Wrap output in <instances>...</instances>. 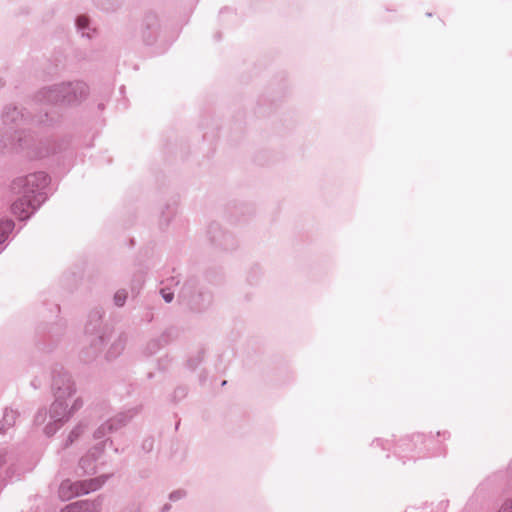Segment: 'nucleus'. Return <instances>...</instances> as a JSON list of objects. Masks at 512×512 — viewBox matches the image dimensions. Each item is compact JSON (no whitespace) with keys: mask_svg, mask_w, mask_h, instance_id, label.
<instances>
[{"mask_svg":"<svg viewBox=\"0 0 512 512\" xmlns=\"http://www.w3.org/2000/svg\"><path fill=\"white\" fill-rule=\"evenodd\" d=\"M126 293L124 291H118L115 296L114 300L117 306H122L126 300Z\"/></svg>","mask_w":512,"mask_h":512,"instance_id":"obj_6","label":"nucleus"},{"mask_svg":"<svg viewBox=\"0 0 512 512\" xmlns=\"http://www.w3.org/2000/svg\"><path fill=\"white\" fill-rule=\"evenodd\" d=\"M35 210V206L32 203L31 195L24 194L23 197L13 202L11 206L12 213L19 219L25 220Z\"/></svg>","mask_w":512,"mask_h":512,"instance_id":"obj_2","label":"nucleus"},{"mask_svg":"<svg viewBox=\"0 0 512 512\" xmlns=\"http://www.w3.org/2000/svg\"><path fill=\"white\" fill-rule=\"evenodd\" d=\"M88 24V18L86 16H79L77 19V25L79 28H84Z\"/></svg>","mask_w":512,"mask_h":512,"instance_id":"obj_8","label":"nucleus"},{"mask_svg":"<svg viewBox=\"0 0 512 512\" xmlns=\"http://www.w3.org/2000/svg\"><path fill=\"white\" fill-rule=\"evenodd\" d=\"M62 512H96L92 504L86 502L73 503L65 507Z\"/></svg>","mask_w":512,"mask_h":512,"instance_id":"obj_4","label":"nucleus"},{"mask_svg":"<svg viewBox=\"0 0 512 512\" xmlns=\"http://www.w3.org/2000/svg\"><path fill=\"white\" fill-rule=\"evenodd\" d=\"M497 512H512V501H506Z\"/></svg>","mask_w":512,"mask_h":512,"instance_id":"obj_7","label":"nucleus"},{"mask_svg":"<svg viewBox=\"0 0 512 512\" xmlns=\"http://www.w3.org/2000/svg\"><path fill=\"white\" fill-rule=\"evenodd\" d=\"M47 184V175L43 172L18 178L13 182V189L19 193L30 195L37 189L43 188Z\"/></svg>","mask_w":512,"mask_h":512,"instance_id":"obj_1","label":"nucleus"},{"mask_svg":"<svg viewBox=\"0 0 512 512\" xmlns=\"http://www.w3.org/2000/svg\"><path fill=\"white\" fill-rule=\"evenodd\" d=\"M162 296L165 299L166 302H171L173 299L172 293H166L165 290H162Z\"/></svg>","mask_w":512,"mask_h":512,"instance_id":"obj_9","label":"nucleus"},{"mask_svg":"<svg viewBox=\"0 0 512 512\" xmlns=\"http://www.w3.org/2000/svg\"><path fill=\"white\" fill-rule=\"evenodd\" d=\"M87 488H82L81 493H89L90 491L96 490L100 484L98 480H90L87 484ZM60 496L66 499L73 497L74 495H78L80 491L78 490L77 485H73L70 482H63L59 489Z\"/></svg>","mask_w":512,"mask_h":512,"instance_id":"obj_3","label":"nucleus"},{"mask_svg":"<svg viewBox=\"0 0 512 512\" xmlns=\"http://www.w3.org/2000/svg\"><path fill=\"white\" fill-rule=\"evenodd\" d=\"M14 229V222L12 220L0 221V244L4 243Z\"/></svg>","mask_w":512,"mask_h":512,"instance_id":"obj_5","label":"nucleus"}]
</instances>
